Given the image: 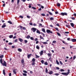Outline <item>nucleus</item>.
I'll return each mask as SVG.
<instances>
[{"instance_id":"nucleus-1","label":"nucleus","mask_w":76,"mask_h":76,"mask_svg":"<svg viewBox=\"0 0 76 76\" xmlns=\"http://www.w3.org/2000/svg\"><path fill=\"white\" fill-rule=\"evenodd\" d=\"M0 62L1 64H2L3 66H5V67L7 66V65H6V62L5 61H4V63H3V61L2 60V59H0Z\"/></svg>"},{"instance_id":"nucleus-2","label":"nucleus","mask_w":76,"mask_h":76,"mask_svg":"<svg viewBox=\"0 0 76 76\" xmlns=\"http://www.w3.org/2000/svg\"><path fill=\"white\" fill-rule=\"evenodd\" d=\"M70 70L69 69L67 71L68 72L66 73V72H62L61 73V74L62 75H65V76H67L70 73Z\"/></svg>"},{"instance_id":"nucleus-3","label":"nucleus","mask_w":76,"mask_h":76,"mask_svg":"<svg viewBox=\"0 0 76 76\" xmlns=\"http://www.w3.org/2000/svg\"><path fill=\"white\" fill-rule=\"evenodd\" d=\"M32 61H33V63H32L31 65L32 66H34L35 64V58H33L32 60Z\"/></svg>"},{"instance_id":"nucleus-4","label":"nucleus","mask_w":76,"mask_h":76,"mask_svg":"<svg viewBox=\"0 0 76 76\" xmlns=\"http://www.w3.org/2000/svg\"><path fill=\"white\" fill-rule=\"evenodd\" d=\"M46 32L48 34H53V31H51L50 30L47 29L46 30Z\"/></svg>"},{"instance_id":"nucleus-5","label":"nucleus","mask_w":76,"mask_h":76,"mask_svg":"<svg viewBox=\"0 0 76 76\" xmlns=\"http://www.w3.org/2000/svg\"><path fill=\"white\" fill-rule=\"evenodd\" d=\"M60 15L61 16H64V15H65V16H67V14L66 13V12H61V13Z\"/></svg>"},{"instance_id":"nucleus-6","label":"nucleus","mask_w":76,"mask_h":76,"mask_svg":"<svg viewBox=\"0 0 76 76\" xmlns=\"http://www.w3.org/2000/svg\"><path fill=\"white\" fill-rule=\"evenodd\" d=\"M31 31L33 32H35V31H37V28H31Z\"/></svg>"},{"instance_id":"nucleus-7","label":"nucleus","mask_w":76,"mask_h":76,"mask_svg":"<svg viewBox=\"0 0 76 76\" xmlns=\"http://www.w3.org/2000/svg\"><path fill=\"white\" fill-rule=\"evenodd\" d=\"M21 63L23 65H24V64H25V62H24V60L23 59L21 60Z\"/></svg>"},{"instance_id":"nucleus-8","label":"nucleus","mask_w":76,"mask_h":76,"mask_svg":"<svg viewBox=\"0 0 76 76\" xmlns=\"http://www.w3.org/2000/svg\"><path fill=\"white\" fill-rule=\"evenodd\" d=\"M18 40L21 42H22L23 41V39H22L21 38H19Z\"/></svg>"},{"instance_id":"nucleus-9","label":"nucleus","mask_w":76,"mask_h":76,"mask_svg":"<svg viewBox=\"0 0 76 76\" xmlns=\"http://www.w3.org/2000/svg\"><path fill=\"white\" fill-rule=\"evenodd\" d=\"M16 70H17V69H16L13 70V73L14 74H15V75H16Z\"/></svg>"},{"instance_id":"nucleus-10","label":"nucleus","mask_w":76,"mask_h":76,"mask_svg":"<svg viewBox=\"0 0 76 76\" xmlns=\"http://www.w3.org/2000/svg\"><path fill=\"white\" fill-rule=\"evenodd\" d=\"M66 27H67V28H70V25L69 24H66Z\"/></svg>"},{"instance_id":"nucleus-11","label":"nucleus","mask_w":76,"mask_h":76,"mask_svg":"<svg viewBox=\"0 0 76 76\" xmlns=\"http://www.w3.org/2000/svg\"><path fill=\"white\" fill-rule=\"evenodd\" d=\"M3 74L4 76L6 75V72H5V69H3Z\"/></svg>"},{"instance_id":"nucleus-12","label":"nucleus","mask_w":76,"mask_h":76,"mask_svg":"<svg viewBox=\"0 0 76 76\" xmlns=\"http://www.w3.org/2000/svg\"><path fill=\"white\" fill-rule=\"evenodd\" d=\"M56 34L59 37H61V34H60L59 32H56Z\"/></svg>"},{"instance_id":"nucleus-13","label":"nucleus","mask_w":76,"mask_h":76,"mask_svg":"<svg viewBox=\"0 0 76 76\" xmlns=\"http://www.w3.org/2000/svg\"><path fill=\"white\" fill-rule=\"evenodd\" d=\"M31 55H32V54H30L29 55H27V57L28 58H30V57H31Z\"/></svg>"},{"instance_id":"nucleus-14","label":"nucleus","mask_w":76,"mask_h":76,"mask_svg":"<svg viewBox=\"0 0 76 76\" xmlns=\"http://www.w3.org/2000/svg\"><path fill=\"white\" fill-rule=\"evenodd\" d=\"M56 4L57 5V6L58 7H60V6H61L60 4L59 3H57Z\"/></svg>"},{"instance_id":"nucleus-15","label":"nucleus","mask_w":76,"mask_h":76,"mask_svg":"<svg viewBox=\"0 0 76 76\" xmlns=\"http://www.w3.org/2000/svg\"><path fill=\"white\" fill-rule=\"evenodd\" d=\"M70 25L72 27H74V26H75V24L73 23H70Z\"/></svg>"},{"instance_id":"nucleus-16","label":"nucleus","mask_w":76,"mask_h":76,"mask_svg":"<svg viewBox=\"0 0 76 76\" xmlns=\"http://www.w3.org/2000/svg\"><path fill=\"white\" fill-rule=\"evenodd\" d=\"M26 38H27V39H29L30 38H31V36H29V35H28L27 37H26Z\"/></svg>"},{"instance_id":"nucleus-17","label":"nucleus","mask_w":76,"mask_h":76,"mask_svg":"<svg viewBox=\"0 0 76 76\" xmlns=\"http://www.w3.org/2000/svg\"><path fill=\"white\" fill-rule=\"evenodd\" d=\"M48 73L49 74V75H51V74H53V72L52 71H50V72H49Z\"/></svg>"},{"instance_id":"nucleus-18","label":"nucleus","mask_w":76,"mask_h":76,"mask_svg":"<svg viewBox=\"0 0 76 76\" xmlns=\"http://www.w3.org/2000/svg\"><path fill=\"white\" fill-rule=\"evenodd\" d=\"M37 33V34H41V32L39 30H37L36 31Z\"/></svg>"},{"instance_id":"nucleus-19","label":"nucleus","mask_w":76,"mask_h":76,"mask_svg":"<svg viewBox=\"0 0 76 76\" xmlns=\"http://www.w3.org/2000/svg\"><path fill=\"white\" fill-rule=\"evenodd\" d=\"M42 31L43 32H44L45 33V29L43 28L42 29Z\"/></svg>"},{"instance_id":"nucleus-20","label":"nucleus","mask_w":76,"mask_h":76,"mask_svg":"<svg viewBox=\"0 0 76 76\" xmlns=\"http://www.w3.org/2000/svg\"><path fill=\"white\" fill-rule=\"evenodd\" d=\"M42 43L43 44H48V42H42Z\"/></svg>"},{"instance_id":"nucleus-21","label":"nucleus","mask_w":76,"mask_h":76,"mask_svg":"<svg viewBox=\"0 0 76 76\" xmlns=\"http://www.w3.org/2000/svg\"><path fill=\"white\" fill-rule=\"evenodd\" d=\"M6 25H2V26H1V28H5L6 27Z\"/></svg>"},{"instance_id":"nucleus-22","label":"nucleus","mask_w":76,"mask_h":76,"mask_svg":"<svg viewBox=\"0 0 76 76\" xmlns=\"http://www.w3.org/2000/svg\"><path fill=\"white\" fill-rule=\"evenodd\" d=\"M47 55L49 57H51V56L52 55V54H50V53H48Z\"/></svg>"},{"instance_id":"nucleus-23","label":"nucleus","mask_w":76,"mask_h":76,"mask_svg":"<svg viewBox=\"0 0 76 76\" xmlns=\"http://www.w3.org/2000/svg\"><path fill=\"white\" fill-rule=\"evenodd\" d=\"M4 57V55H2L0 56V58H2Z\"/></svg>"},{"instance_id":"nucleus-24","label":"nucleus","mask_w":76,"mask_h":76,"mask_svg":"<svg viewBox=\"0 0 76 76\" xmlns=\"http://www.w3.org/2000/svg\"><path fill=\"white\" fill-rule=\"evenodd\" d=\"M36 48L37 49V50H39V47L38 45H37L36 46Z\"/></svg>"},{"instance_id":"nucleus-25","label":"nucleus","mask_w":76,"mask_h":76,"mask_svg":"<svg viewBox=\"0 0 76 76\" xmlns=\"http://www.w3.org/2000/svg\"><path fill=\"white\" fill-rule=\"evenodd\" d=\"M10 38H12V37H13V35H10L9 36Z\"/></svg>"},{"instance_id":"nucleus-26","label":"nucleus","mask_w":76,"mask_h":76,"mask_svg":"<svg viewBox=\"0 0 76 76\" xmlns=\"http://www.w3.org/2000/svg\"><path fill=\"white\" fill-rule=\"evenodd\" d=\"M43 51L42 50L40 52V55L41 56V55H43Z\"/></svg>"},{"instance_id":"nucleus-27","label":"nucleus","mask_w":76,"mask_h":76,"mask_svg":"<svg viewBox=\"0 0 76 76\" xmlns=\"http://www.w3.org/2000/svg\"><path fill=\"white\" fill-rule=\"evenodd\" d=\"M18 51L19 52H22V49L20 48H19L18 49Z\"/></svg>"},{"instance_id":"nucleus-28","label":"nucleus","mask_w":76,"mask_h":76,"mask_svg":"<svg viewBox=\"0 0 76 76\" xmlns=\"http://www.w3.org/2000/svg\"><path fill=\"white\" fill-rule=\"evenodd\" d=\"M48 13L49 14V15H51L52 16H53V13H51L49 11H48Z\"/></svg>"},{"instance_id":"nucleus-29","label":"nucleus","mask_w":76,"mask_h":76,"mask_svg":"<svg viewBox=\"0 0 76 76\" xmlns=\"http://www.w3.org/2000/svg\"><path fill=\"white\" fill-rule=\"evenodd\" d=\"M35 56H36L35 57L36 58H39V57H40V56H38L37 54H36Z\"/></svg>"},{"instance_id":"nucleus-30","label":"nucleus","mask_w":76,"mask_h":76,"mask_svg":"<svg viewBox=\"0 0 76 76\" xmlns=\"http://www.w3.org/2000/svg\"><path fill=\"white\" fill-rule=\"evenodd\" d=\"M45 72L46 73H48V69H47V68H46V70H45Z\"/></svg>"},{"instance_id":"nucleus-31","label":"nucleus","mask_w":76,"mask_h":76,"mask_svg":"<svg viewBox=\"0 0 76 76\" xmlns=\"http://www.w3.org/2000/svg\"><path fill=\"white\" fill-rule=\"evenodd\" d=\"M50 20H54V18L51 17L50 18Z\"/></svg>"},{"instance_id":"nucleus-32","label":"nucleus","mask_w":76,"mask_h":76,"mask_svg":"<svg viewBox=\"0 0 76 76\" xmlns=\"http://www.w3.org/2000/svg\"><path fill=\"white\" fill-rule=\"evenodd\" d=\"M41 63H42V64H44V60H42L41 61Z\"/></svg>"},{"instance_id":"nucleus-33","label":"nucleus","mask_w":76,"mask_h":76,"mask_svg":"<svg viewBox=\"0 0 76 76\" xmlns=\"http://www.w3.org/2000/svg\"><path fill=\"white\" fill-rule=\"evenodd\" d=\"M40 38L41 39H42L43 40H44V38L41 36L40 35Z\"/></svg>"},{"instance_id":"nucleus-34","label":"nucleus","mask_w":76,"mask_h":76,"mask_svg":"<svg viewBox=\"0 0 76 76\" xmlns=\"http://www.w3.org/2000/svg\"><path fill=\"white\" fill-rule=\"evenodd\" d=\"M7 23H10V24H12V22L10 21H8Z\"/></svg>"},{"instance_id":"nucleus-35","label":"nucleus","mask_w":76,"mask_h":76,"mask_svg":"<svg viewBox=\"0 0 76 76\" xmlns=\"http://www.w3.org/2000/svg\"><path fill=\"white\" fill-rule=\"evenodd\" d=\"M20 1V0H17V3L18 5L19 4V3Z\"/></svg>"},{"instance_id":"nucleus-36","label":"nucleus","mask_w":76,"mask_h":76,"mask_svg":"<svg viewBox=\"0 0 76 76\" xmlns=\"http://www.w3.org/2000/svg\"><path fill=\"white\" fill-rule=\"evenodd\" d=\"M44 64L45 65H48V63H47V62L45 61L44 63Z\"/></svg>"},{"instance_id":"nucleus-37","label":"nucleus","mask_w":76,"mask_h":76,"mask_svg":"<svg viewBox=\"0 0 76 76\" xmlns=\"http://www.w3.org/2000/svg\"><path fill=\"white\" fill-rule=\"evenodd\" d=\"M56 63L57 64H58V65H59L60 64L59 63V62H58V61L57 60L56 61Z\"/></svg>"},{"instance_id":"nucleus-38","label":"nucleus","mask_w":76,"mask_h":76,"mask_svg":"<svg viewBox=\"0 0 76 76\" xmlns=\"http://www.w3.org/2000/svg\"><path fill=\"white\" fill-rule=\"evenodd\" d=\"M24 42H25V44H26V43H27V42H28V41L26 40H24Z\"/></svg>"},{"instance_id":"nucleus-39","label":"nucleus","mask_w":76,"mask_h":76,"mask_svg":"<svg viewBox=\"0 0 76 76\" xmlns=\"http://www.w3.org/2000/svg\"><path fill=\"white\" fill-rule=\"evenodd\" d=\"M52 42L53 43H54V44H56L57 42L56 41L54 40Z\"/></svg>"},{"instance_id":"nucleus-40","label":"nucleus","mask_w":76,"mask_h":76,"mask_svg":"<svg viewBox=\"0 0 76 76\" xmlns=\"http://www.w3.org/2000/svg\"><path fill=\"white\" fill-rule=\"evenodd\" d=\"M30 38V39H31V40H34V38H33V37H31Z\"/></svg>"},{"instance_id":"nucleus-41","label":"nucleus","mask_w":76,"mask_h":76,"mask_svg":"<svg viewBox=\"0 0 76 76\" xmlns=\"http://www.w3.org/2000/svg\"><path fill=\"white\" fill-rule=\"evenodd\" d=\"M55 29H56V31H58V28L57 27H56L54 28Z\"/></svg>"},{"instance_id":"nucleus-42","label":"nucleus","mask_w":76,"mask_h":76,"mask_svg":"<svg viewBox=\"0 0 76 76\" xmlns=\"http://www.w3.org/2000/svg\"><path fill=\"white\" fill-rule=\"evenodd\" d=\"M42 16H45V14L44 13H42L41 14Z\"/></svg>"},{"instance_id":"nucleus-43","label":"nucleus","mask_w":76,"mask_h":76,"mask_svg":"<svg viewBox=\"0 0 76 76\" xmlns=\"http://www.w3.org/2000/svg\"><path fill=\"white\" fill-rule=\"evenodd\" d=\"M19 28H21V29H23V26H19Z\"/></svg>"},{"instance_id":"nucleus-44","label":"nucleus","mask_w":76,"mask_h":76,"mask_svg":"<svg viewBox=\"0 0 76 76\" xmlns=\"http://www.w3.org/2000/svg\"><path fill=\"white\" fill-rule=\"evenodd\" d=\"M59 75V74L58 73H56L54 74V75H56V76H58Z\"/></svg>"},{"instance_id":"nucleus-45","label":"nucleus","mask_w":76,"mask_h":76,"mask_svg":"<svg viewBox=\"0 0 76 76\" xmlns=\"http://www.w3.org/2000/svg\"><path fill=\"white\" fill-rule=\"evenodd\" d=\"M60 71L61 72H64V69H61L60 70Z\"/></svg>"},{"instance_id":"nucleus-46","label":"nucleus","mask_w":76,"mask_h":76,"mask_svg":"<svg viewBox=\"0 0 76 76\" xmlns=\"http://www.w3.org/2000/svg\"><path fill=\"white\" fill-rule=\"evenodd\" d=\"M18 42V39H16L14 40V42Z\"/></svg>"},{"instance_id":"nucleus-47","label":"nucleus","mask_w":76,"mask_h":76,"mask_svg":"<svg viewBox=\"0 0 76 76\" xmlns=\"http://www.w3.org/2000/svg\"><path fill=\"white\" fill-rule=\"evenodd\" d=\"M49 61H52V60H51V57H50L49 58Z\"/></svg>"},{"instance_id":"nucleus-48","label":"nucleus","mask_w":76,"mask_h":76,"mask_svg":"<svg viewBox=\"0 0 76 76\" xmlns=\"http://www.w3.org/2000/svg\"><path fill=\"white\" fill-rule=\"evenodd\" d=\"M23 76H27V75L25 73H23Z\"/></svg>"},{"instance_id":"nucleus-49","label":"nucleus","mask_w":76,"mask_h":76,"mask_svg":"<svg viewBox=\"0 0 76 76\" xmlns=\"http://www.w3.org/2000/svg\"><path fill=\"white\" fill-rule=\"evenodd\" d=\"M72 19V20H75V18L74 17H71Z\"/></svg>"},{"instance_id":"nucleus-50","label":"nucleus","mask_w":76,"mask_h":76,"mask_svg":"<svg viewBox=\"0 0 76 76\" xmlns=\"http://www.w3.org/2000/svg\"><path fill=\"white\" fill-rule=\"evenodd\" d=\"M19 18H21V19H23V16H19Z\"/></svg>"},{"instance_id":"nucleus-51","label":"nucleus","mask_w":76,"mask_h":76,"mask_svg":"<svg viewBox=\"0 0 76 76\" xmlns=\"http://www.w3.org/2000/svg\"><path fill=\"white\" fill-rule=\"evenodd\" d=\"M59 63H60V64H61V65H63V63H62L61 61H60Z\"/></svg>"},{"instance_id":"nucleus-52","label":"nucleus","mask_w":76,"mask_h":76,"mask_svg":"<svg viewBox=\"0 0 76 76\" xmlns=\"http://www.w3.org/2000/svg\"><path fill=\"white\" fill-rule=\"evenodd\" d=\"M27 18H28V19H30V16H29V15H27Z\"/></svg>"},{"instance_id":"nucleus-53","label":"nucleus","mask_w":76,"mask_h":76,"mask_svg":"<svg viewBox=\"0 0 76 76\" xmlns=\"http://www.w3.org/2000/svg\"><path fill=\"white\" fill-rule=\"evenodd\" d=\"M41 34H42V35L43 36H44V37H45V34H44V33H43L42 32H41Z\"/></svg>"},{"instance_id":"nucleus-54","label":"nucleus","mask_w":76,"mask_h":76,"mask_svg":"<svg viewBox=\"0 0 76 76\" xmlns=\"http://www.w3.org/2000/svg\"><path fill=\"white\" fill-rule=\"evenodd\" d=\"M31 8L32 9H34V10H35V9H36V8H35V7H32Z\"/></svg>"},{"instance_id":"nucleus-55","label":"nucleus","mask_w":76,"mask_h":76,"mask_svg":"<svg viewBox=\"0 0 76 76\" xmlns=\"http://www.w3.org/2000/svg\"><path fill=\"white\" fill-rule=\"evenodd\" d=\"M23 72L24 73H27V71H26V70L23 71Z\"/></svg>"},{"instance_id":"nucleus-56","label":"nucleus","mask_w":76,"mask_h":76,"mask_svg":"<svg viewBox=\"0 0 76 76\" xmlns=\"http://www.w3.org/2000/svg\"><path fill=\"white\" fill-rule=\"evenodd\" d=\"M23 30H26V28H25V27H23Z\"/></svg>"},{"instance_id":"nucleus-57","label":"nucleus","mask_w":76,"mask_h":76,"mask_svg":"<svg viewBox=\"0 0 76 76\" xmlns=\"http://www.w3.org/2000/svg\"><path fill=\"white\" fill-rule=\"evenodd\" d=\"M64 33L65 34H69V32L68 31H65L64 32Z\"/></svg>"},{"instance_id":"nucleus-58","label":"nucleus","mask_w":76,"mask_h":76,"mask_svg":"<svg viewBox=\"0 0 76 76\" xmlns=\"http://www.w3.org/2000/svg\"><path fill=\"white\" fill-rule=\"evenodd\" d=\"M75 58H76V56H75L73 57V60H75Z\"/></svg>"},{"instance_id":"nucleus-59","label":"nucleus","mask_w":76,"mask_h":76,"mask_svg":"<svg viewBox=\"0 0 76 76\" xmlns=\"http://www.w3.org/2000/svg\"><path fill=\"white\" fill-rule=\"evenodd\" d=\"M9 45H12L13 44V43H12V42H10L8 43Z\"/></svg>"},{"instance_id":"nucleus-60","label":"nucleus","mask_w":76,"mask_h":76,"mask_svg":"<svg viewBox=\"0 0 76 76\" xmlns=\"http://www.w3.org/2000/svg\"><path fill=\"white\" fill-rule=\"evenodd\" d=\"M41 8H40L39 9H38V10H39V11H41Z\"/></svg>"},{"instance_id":"nucleus-61","label":"nucleus","mask_w":76,"mask_h":76,"mask_svg":"<svg viewBox=\"0 0 76 76\" xmlns=\"http://www.w3.org/2000/svg\"><path fill=\"white\" fill-rule=\"evenodd\" d=\"M42 25L41 23H39V26H42Z\"/></svg>"},{"instance_id":"nucleus-62","label":"nucleus","mask_w":76,"mask_h":76,"mask_svg":"<svg viewBox=\"0 0 76 76\" xmlns=\"http://www.w3.org/2000/svg\"><path fill=\"white\" fill-rule=\"evenodd\" d=\"M5 5H6V4H3V5H2V6L3 7H5Z\"/></svg>"},{"instance_id":"nucleus-63","label":"nucleus","mask_w":76,"mask_h":76,"mask_svg":"<svg viewBox=\"0 0 76 76\" xmlns=\"http://www.w3.org/2000/svg\"><path fill=\"white\" fill-rule=\"evenodd\" d=\"M38 40V38H36V39H34V41H37Z\"/></svg>"},{"instance_id":"nucleus-64","label":"nucleus","mask_w":76,"mask_h":76,"mask_svg":"<svg viewBox=\"0 0 76 76\" xmlns=\"http://www.w3.org/2000/svg\"><path fill=\"white\" fill-rule=\"evenodd\" d=\"M67 40L68 41H70V38H67Z\"/></svg>"}]
</instances>
